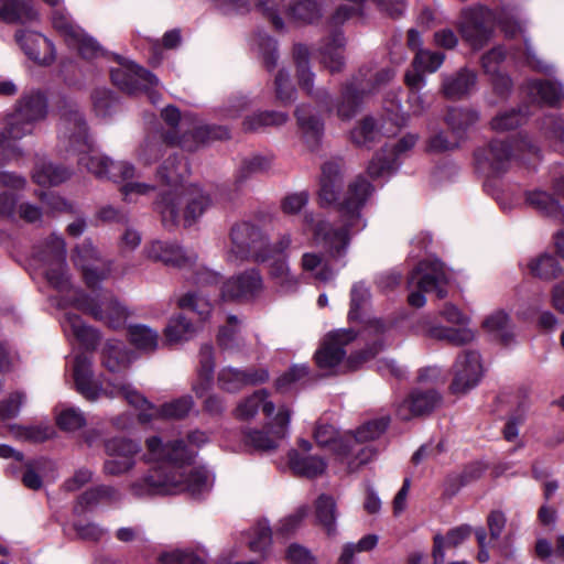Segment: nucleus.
Segmentation results:
<instances>
[{
  "label": "nucleus",
  "mask_w": 564,
  "mask_h": 564,
  "mask_svg": "<svg viewBox=\"0 0 564 564\" xmlns=\"http://www.w3.org/2000/svg\"><path fill=\"white\" fill-rule=\"evenodd\" d=\"M482 327L494 340L503 346H509L514 341V326L510 316L503 311H496L487 316L482 322Z\"/></svg>",
  "instance_id": "c756f323"
},
{
  "label": "nucleus",
  "mask_w": 564,
  "mask_h": 564,
  "mask_svg": "<svg viewBox=\"0 0 564 564\" xmlns=\"http://www.w3.org/2000/svg\"><path fill=\"white\" fill-rule=\"evenodd\" d=\"M528 95L538 102L551 107H558L564 99V90L560 83L553 80L534 79L527 84Z\"/></svg>",
  "instance_id": "2f4dec72"
},
{
  "label": "nucleus",
  "mask_w": 564,
  "mask_h": 564,
  "mask_svg": "<svg viewBox=\"0 0 564 564\" xmlns=\"http://www.w3.org/2000/svg\"><path fill=\"white\" fill-rule=\"evenodd\" d=\"M75 306L113 329L123 326L128 317L126 308L118 303L110 292H105L98 297L79 294L75 299Z\"/></svg>",
  "instance_id": "9d476101"
},
{
  "label": "nucleus",
  "mask_w": 564,
  "mask_h": 564,
  "mask_svg": "<svg viewBox=\"0 0 564 564\" xmlns=\"http://www.w3.org/2000/svg\"><path fill=\"white\" fill-rule=\"evenodd\" d=\"M70 176L68 169L55 165L51 162L39 161L33 172V181L42 186H56Z\"/></svg>",
  "instance_id": "4c0bfd02"
},
{
  "label": "nucleus",
  "mask_w": 564,
  "mask_h": 564,
  "mask_svg": "<svg viewBox=\"0 0 564 564\" xmlns=\"http://www.w3.org/2000/svg\"><path fill=\"white\" fill-rule=\"evenodd\" d=\"M482 474V467L479 464L467 466L459 475H454L447 478L445 494L453 496L460 487L468 482L478 479Z\"/></svg>",
  "instance_id": "e2e57ef3"
},
{
  "label": "nucleus",
  "mask_w": 564,
  "mask_h": 564,
  "mask_svg": "<svg viewBox=\"0 0 564 564\" xmlns=\"http://www.w3.org/2000/svg\"><path fill=\"white\" fill-rule=\"evenodd\" d=\"M272 532L265 521H260L252 528L249 538V549L252 552L265 554L271 546Z\"/></svg>",
  "instance_id": "052dcab7"
},
{
  "label": "nucleus",
  "mask_w": 564,
  "mask_h": 564,
  "mask_svg": "<svg viewBox=\"0 0 564 564\" xmlns=\"http://www.w3.org/2000/svg\"><path fill=\"white\" fill-rule=\"evenodd\" d=\"M178 306L196 313L202 321H205L212 311V304L204 296L188 292L178 300Z\"/></svg>",
  "instance_id": "338daca9"
},
{
  "label": "nucleus",
  "mask_w": 564,
  "mask_h": 564,
  "mask_svg": "<svg viewBox=\"0 0 564 564\" xmlns=\"http://www.w3.org/2000/svg\"><path fill=\"white\" fill-rule=\"evenodd\" d=\"M529 113L525 110L511 109L509 111L497 115L490 122L491 129L498 132L508 131L523 124Z\"/></svg>",
  "instance_id": "4d7b16f0"
},
{
  "label": "nucleus",
  "mask_w": 564,
  "mask_h": 564,
  "mask_svg": "<svg viewBox=\"0 0 564 564\" xmlns=\"http://www.w3.org/2000/svg\"><path fill=\"white\" fill-rule=\"evenodd\" d=\"M314 438L319 446H330L337 455L340 452V444L346 442V440L338 438V433L333 425L322 422L316 424Z\"/></svg>",
  "instance_id": "69168bd1"
},
{
  "label": "nucleus",
  "mask_w": 564,
  "mask_h": 564,
  "mask_svg": "<svg viewBox=\"0 0 564 564\" xmlns=\"http://www.w3.org/2000/svg\"><path fill=\"white\" fill-rule=\"evenodd\" d=\"M356 338L352 329H337L329 333L322 347L315 354L319 368L330 369L337 366L346 355L345 346Z\"/></svg>",
  "instance_id": "a211bd4d"
},
{
  "label": "nucleus",
  "mask_w": 564,
  "mask_h": 564,
  "mask_svg": "<svg viewBox=\"0 0 564 564\" xmlns=\"http://www.w3.org/2000/svg\"><path fill=\"white\" fill-rule=\"evenodd\" d=\"M301 268L305 272L313 273L315 280L328 282L333 280L335 273L333 269L324 262V257L318 252H305L301 258Z\"/></svg>",
  "instance_id": "de8ad7c7"
},
{
  "label": "nucleus",
  "mask_w": 564,
  "mask_h": 564,
  "mask_svg": "<svg viewBox=\"0 0 564 564\" xmlns=\"http://www.w3.org/2000/svg\"><path fill=\"white\" fill-rule=\"evenodd\" d=\"M295 118L305 142L308 147L315 148L324 133L322 118L310 104L297 106Z\"/></svg>",
  "instance_id": "a878e982"
},
{
  "label": "nucleus",
  "mask_w": 564,
  "mask_h": 564,
  "mask_svg": "<svg viewBox=\"0 0 564 564\" xmlns=\"http://www.w3.org/2000/svg\"><path fill=\"white\" fill-rule=\"evenodd\" d=\"M217 344L223 350L229 352L243 350L246 344L240 335L239 321L236 316L229 315L227 317V325L219 328Z\"/></svg>",
  "instance_id": "58836bf2"
},
{
  "label": "nucleus",
  "mask_w": 564,
  "mask_h": 564,
  "mask_svg": "<svg viewBox=\"0 0 564 564\" xmlns=\"http://www.w3.org/2000/svg\"><path fill=\"white\" fill-rule=\"evenodd\" d=\"M289 119L285 112L281 111H260L246 117L243 129L248 132H258L268 127H279Z\"/></svg>",
  "instance_id": "a18cd8bd"
},
{
  "label": "nucleus",
  "mask_w": 564,
  "mask_h": 564,
  "mask_svg": "<svg viewBox=\"0 0 564 564\" xmlns=\"http://www.w3.org/2000/svg\"><path fill=\"white\" fill-rule=\"evenodd\" d=\"M17 214L26 223H35L41 219L42 210L36 205L22 203L17 209V197L11 193L0 194V217L14 220Z\"/></svg>",
  "instance_id": "7c9ffc66"
},
{
  "label": "nucleus",
  "mask_w": 564,
  "mask_h": 564,
  "mask_svg": "<svg viewBox=\"0 0 564 564\" xmlns=\"http://www.w3.org/2000/svg\"><path fill=\"white\" fill-rule=\"evenodd\" d=\"M40 260L46 267L45 276L53 288L65 291L70 286L66 267V245L62 237L52 235L47 238Z\"/></svg>",
  "instance_id": "9b49d317"
},
{
  "label": "nucleus",
  "mask_w": 564,
  "mask_h": 564,
  "mask_svg": "<svg viewBox=\"0 0 564 564\" xmlns=\"http://www.w3.org/2000/svg\"><path fill=\"white\" fill-rule=\"evenodd\" d=\"M161 117L171 128L163 134L166 145L178 144L185 151L194 152L209 141L229 138V131L226 128L200 124L195 116L181 115L174 106L164 108Z\"/></svg>",
  "instance_id": "20e7f679"
},
{
  "label": "nucleus",
  "mask_w": 564,
  "mask_h": 564,
  "mask_svg": "<svg viewBox=\"0 0 564 564\" xmlns=\"http://www.w3.org/2000/svg\"><path fill=\"white\" fill-rule=\"evenodd\" d=\"M511 158V148L505 141L494 140L487 148L476 151L475 159L480 167L486 165L495 173L507 170Z\"/></svg>",
  "instance_id": "bb28decb"
},
{
  "label": "nucleus",
  "mask_w": 564,
  "mask_h": 564,
  "mask_svg": "<svg viewBox=\"0 0 564 564\" xmlns=\"http://www.w3.org/2000/svg\"><path fill=\"white\" fill-rule=\"evenodd\" d=\"M198 377L200 382L193 387V390L197 395H202L203 392L210 384L214 377L215 359L214 348L209 344H205L200 347L198 352Z\"/></svg>",
  "instance_id": "79ce46f5"
},
{
  "label": "nucleus",
  "mask_w": 564,
  "mask_h": 564,
  "mask_svg": "<svg viewBox=\"0 0 564 564\" xmlns=\"http://www.w3.org/2000/svg\"><path fill=\"white\" fill-rule=\"evenodd\" d=\"M496 23V11L478 6L462 12L459 32L474 50L482 48L491 39Z\"/></svg>",
  "instance_id": "1a4fd4ad"
},
{
  "label": "nucleus",
  "mask_w": 564,
  "mask_h": 564,
  "mask_svg": "<svg viewBox=\"0 0 564 564\" xmlns=\"http://www.w3.org/2000/svg\"><path fill=\"white\" fill-rule=\"evenodd\" d=\"M8 430L14 438L32 443H43L53 434L52 429L44 424L29 426L11 424L8 425Z\"/></svg>",
  "instance_id": "3c124183"
},
{
  "label": "nucleus",
  "mask_w": 564,
  "mask_h": 564,
  "mask_svg": "<svg viewBox=\"0 0 564 564\" xmlns=\"http://www.w3.org/2000/svg\"><path fill=\"white\" fill-rule=\"evenodd\" d=\"M527 202L542 215L564 221V209L551 194L543 191H534L528 193Z\"/></svg>",
  "instance_id": "a19ab883"
},
{
  "label": "nucleus",
  "mask_w": 564,
  "mask_h": 564,
  "mask_svg": "<svg viewBox=\"0 0 564 564\" xmlns=\"http://www.w3.org/2000/svg\"><path fill=\"white\" fill-rule=\"evenodd\" d=\"M446 283L447 276L442 262L437 260L420 262L408 278L409 290L417 289V291L410 292L409 304L417 308L424 306L426 302L424 292L435 291L440 299L445 297L444 285Z\"/></svg>",
  "instance_id": "6e6552de"
},
{
  "label": "nucleus",
  "mask_w": 564,
  "mask_h": 564,
  "mask_svg": "<svg viewBox=\"0 0 564 564\" xmlns=\"http://www.w3.org/2000/svg\"><path fill=\"white\" fill-rule=\"evenodd\" d=\"M479 119V113L469 108H449L444 118L452 135L463 140L466 131L474 126Z\"/></svg>",
  "instance_id": "f704fd0d"
},
{
  "label": "nucleus",
  "mask_w": 564,
  "mask_h": 564,
  "mask_svg": "<svg viewBox=\"0 0 564 564\" xmlns=\"http://www.w3.org/2000/svg\"><path fill=\"white\" fill-rule=\"evenodd\" d=\"M476 86L477 74L467 67L442 75L441 93L446 99L460 100L467 98L476 90Z\"/></svg>",
  "instance_id": "4be33fe9"
},
{
  "label": "nucleus",
  "mask_w": 564,
  "mask_h": 564,
  "mask_svg": "<svg viewBox=\"0 0 564 564\" xmlns=\"http://www.w3.org/2000/svg\"><path fill=\"white\" fill-rule=\"evenodd\" d=\"M345 37L341 32H334L325 37L319 46L321 63L332 73H339L345 66Z\"/></svg>",
  "instance_id": "cd10ccee"
},
{
  "label": "nucleus",
  "mask_w": 564,
  "mask_h": 564,
  "mask_svg": "<svg viewBox=\"0 0 564 564\" xmlns=\"http://www.w3.org/2000/svg\"><path fill=\"white\" fill-rule=\"evenodd\" d=\"M147 448L150 459L171 464L154 468L144 477L130 485V491L134 497L143 498L154 495H172L187 491L198 497L208 490V475L203 469H192L188 474L181 471L177 465L188 464L194 458L191 451L182 440L162 443L158 436L147 440Z\"/></svg>",
  "instance_id": "f03ea898"
},
{
  "label": "nucleus",
  "mask_w": 564,
  "mask_h": 564,
  "mask_svg": "<svg viewBox=\"0 0 564 564\" xmlns=\"http://www.w3.org/2000/svg\"><path fill=\"white\" fill-rule=\"evenodd\" d=\"M530 273L541 280H553L562 273V267L558 261L550 254H541L532 259L529 264Z\"/></svg>",
  "instance_id": "8fccbe9b"
},
{
  "label": "nucleus",
  "mask_w": 564,
  "mask_h": 564,
  "mask_svg": "<svg viewBox=\"0 0 564 564\" xmlns=\"http://www.w3.org/2000/svg\"><path fill=\"white\" fill-rule=\"evenodd\" d=\"M194 325L182 314L170 319L165 327V338L171 344L191 339L195 334Z\"/></svg>",
  "instance_id": "603ef678"
},
{
  "label": "nucleus",
  "mask_w": 564,
  "mask_h": 564,
  "mask_svg": "<svg viewBox=\"0 0 564 564\" xmlns=\"http://www.w3.org/2000/svg\"><path fill=\"white\" fill-rule=\"evenodd\" d=\"M289 465L294 474L314 478L322 475L326 469V463L318 456L301 455L296 451L289 453Z\"/></svg>",
  "instance_id": "c9c22d12"
},
{
  "label": "nucleus",
  "mask_w": 564,
  "mask_h": 564,
  "mask_svg": "<svg viewBox=\"0 0 564 564\" xmlns=\"http://www.w3.org/2000/svg\"><path fill=\"white\" fill-rule=\"evenodd\" d=\"M390 424V416H381L379 419H375L362 424L355 433L354 441L356 443L369 442L378 438L381 434L384 433L387 427Z\"/></svg>",
  "instance_id": "bf43d9fd"
},
{
  "label": "nucleus",
  "mask_w": 564,
  "mask_h": 564,
  "mask_svg": "<svg viewBox=\"0 0 564 564\" xmlns=\"http://www.w3.org/2000/svg\"><path fill=\"white\" fill-rule=\"evenodd\" d=\"M375 451L370 446H359L354 437L346 440L345 444H340L338 456L347 464L349 473L357 471L362 465L367 464L375 456Z\"/></svg>",
  "instance_id": "72a5a7b5"
},
{
  "label": "nucleus",
  "mask_w": 564,
  "mask_h": 564,
  "mask_svg": "<svg viewBox=\"0 0 564 564\" xmlns=\"http://www.w3.org/2000/svg\"><path fill=\"white\" fill-rule=\"evenodd\" d=\"M130 343L140 350L153 351L158 347V332L145 325H131L129 327Z\"/></svg>",
  "instance_id": "5fc2aeb1"
},
{
  "label": "nucleus",
  "mask_w": 564,
  "mask_h": 564,
  "mask_svg": "<svg viewBox=\"0 0 564 564\" xmlns=\"http://www.w3.org/2000/svg\"><path fill=\"white\" fill-rule=\"evenodd\" d=\"M291 420V410L285 405L279 408L273 421L263 430H250L245 433V442L258 452H272L286 436Z\"/></svg>",
  "instance_id": "f8f14e48"
},
{
  "label": "nucleus",
  "mask_w": 564,
  "mask_h": 564,
  "mask_svg": "<svg viewBox=\"0 0 564 564\" xmlns=\"http://www.w3.org/2000/svg\"><path fill=\"white\" fill-rule=\"evenodd\" d=\"M73 378L78 393L88 401H96L102 393V388L94 380L91 360L86 355H77L74 359Z\"/></svg>",
  "instance_id": "393cba45"
},
{
  "label": "nucleus",
  "mask_w": 564,
  "mask_h": 564,
  "mask_svg": "<svg viewBox=\"0 0 564 564\" xmlns=\"http://www.w3.org/2000/svg\"><path fill=\"white\" fill-rule=\"evenodd\" d=\"M269 377V371L265 368L239 369L227 366L217 372V386L225 392L237 393L247 386L267 382Z\"/></svg>",
  "instance_id": "f3484780"
},
{
  "label": "nucleus",
  "mask_w": 564,
  "mask_h": 564,
  "mask_svg": "<svg viewBox=\"0 0 564 564\" xmlns=\"http://www.w3.org/2000/svg\"><path fill=\"white\" fill-rule=\"evenodd\" d=\"M194 405L191 395H183L171 402L164 403L156 412L165 419H183L188 414Z\"/></svg>",
  "instance_id": "0e129e2a"
},
{
  "label": "nucleus",
  "mask_w": 564,
  "mask_h": 564,
  "mask_svg": "<svg viewBox=\"0 0 564 564\" xmlns=\"http://www.w3.org/2000/svg\"><path fill=\"white\" fill-rule=\"evenodd\" d=\"M129 362V354L121 341L110 339L106 343L102 349V364L109 371H119Z\"/></svg>",
  "instance_id": "49530a36"
},
{
  "label": "nucleus",
  "mask_w": 564,
  "mask_h": 564,
  "mask_svg": "<svg viewBox=\"0 0 564 564\" xmlns=\"http://www.w3.org/2000/svg\"><path fill=\"white\" fill-rule=\"evenodd\" d=\"M293 57L296 65L297 82L302 89L312 97L319 107L326 111H333L330 94L325 88H313L314 73L310 69V51L304 44H296L293 48Z\"/></svg>",
  "instance_id": "dca6fc26"
},
{
  "label": "nucleus",
  "mask_w": 564,
  "mask_h": 564,
  "mask_svg": "<svg viewBox=\"0 0 564 564\" xmlns=\"http://www.w3.org/2000/svg\"><path fill=\"white\" fill-rule=\"evenodd\" d=\"M441 395L435 390H414L397 408V415L403 421L414 416L430 414L441 403Z\"/></svg>",
  "instance_id": "5701e85b"
},
{
  "label": "nucleus",
  "mask_w": 564,
  "mask_h": 564,
  "mask_svg": "<svg viewBox=\"0 0 564 564\" xmlns=\"http://www.w3.org/2000/svg\"><path fill=\"white\" fill-rule=\"evenodd\" d=\"M288 15L297 23L308 24L321 18L322 10L316 0H297L289 6Z\"/></svg>",
  "instance_id": "09e8293b"
},
{
  "label": "nucleus",
  "mask_w": 564,
  "mask_h": 564,
  "mask_svg": "<svg viewBox=\"0 0 564 564\" xmlns=\"http://www.w3.org/2000/svg\"><path fill=\"white\" fill-rule=\"evenodd\" d=\"M185 204L183 213L185 226L193 225L210 206L212 200L199 187L189 185L175 194V197L169 195L164 198V206L161 210L162 221L165 227H173L180 220L178 205Z\"/></svg>",
  "instance_id": "0eeeda50"
},
{
  "label": "nucleus",
  "mask_w": 564,
  "mask_h": 564,
  "mask_svg": "<svg viewBox=\"0 0 564 564\" xmlns=\"http://www.w3.org/2000/svg\"><path fill=\"white\" fill-rule=\"evenodd\" d=\"M59 143L66 152L78 155V165L99 180H108L112 160L95 152L86 121L77 108L65 110L59 124Z\"/></svg>",
  "instance_id": "7ed1b4c3"
},
{
  "label": "nucleus",
  "mask_w": 564,
  "mask_h": 564,
  "mask_svg": "<svg viewBox=\"0 0 564 564\" xmlns=\"http://www.w3.org/2000/svg\"><path fill=\"white\" fill-rule=\"evenodd\" d=\"M229 238L228 261L232 263L249 259L263 262L270 258L268 236L250 221L236 223L230 229Z\"/></svg>",
  "instance_id": "423d86ee"
},
{
  "label": "nucleus",
  "mask_w": 564,
  "mask_h": 564,
  "mask_svg": "<svg viewBox=\"0 0 564 564\" xmlns=\"http://www.w3.org/2000/svg\"><path fill=\"white\" fill-rule=\"evenodd\" d=\"M482 376L480 355L476 350H464L453 365V381L449 389L453 393H466L475 388Z\"/></svg>",
  "instance_id": "2eb2a0df"
},
{
  "label": "nucleus",
  "mask_w": 564,
  "mask_h": 564,
  "mask_svg": "<svg viewBox=\"0 0 564 564\" xmlns=\"http://www.w3.org/2000/svg\"><path fill=\"white\" fill-rule=\"evenodd\" d=\"M72 260L80 268L85 282L90 289H95L111 272V263L99 257L90 240H84L75 248Z\"/></svg>",
  "instance_id": "ddd939ff"
},
{
  "label": "nucleus",
  "mask_w": 564,
  "mask_h": 564,
  "mask_svg": "<svg viewBox=\"0 0 564 564\" xmlns=\"http://www.w3.org/2000/svg\"><path fill=\"white\" fill-rule=\"evenodd\" d=\"M445 59L444 53L419 50L412 62L414 69L429 73L436 72Z\"/></svg>",
  "instance_id": "774afa93"
},
{
  "label": "nucleus",
  "mask_w": 564,
  "mask_h": 564,
  "mask_svg": "<svg viewBox=\"0 0 564 564\" xmlns=\"http://www.w3.org/2000/svg\"><path fill=\"white\" fill-rule=\"evenodd\" d=\"M315 516L327 534L330 535L336 532L337 506L332 496L323 494L316 499Z\"/></svg>",
  "instance_id": "c03bdc74"
},
{
  "label": "nucleus",
  "mask_w": 564,
  "mask_h": 564,
  "mask_svg": "<svg viewBox=\"0 0 564 564\" xmlns=\"http://www.w3.org/2000/svg\"><path fill=\"white\" fill-rule=\"evenodd\" d=\"M267 390H258L248 398L243 399L237 405L235 415L240 420H249L253 417L258 410L261 408L262 412L267 416H271L274 413L275 405L273 402L268 400Z\"/></svg>",
  "instance_id": "473e14b6"
},
{
  "label": "nucleus",
  "mask_w": 564,
  "mask_h": 564,
  "mask_svg": "<svg viewBox=\"0 0 564 564\" xmlns=\"http://www.w3.org/2000/svg\"><path fill=\"white\" fill-rule=\"evenodd\" d=\"M365 97H367V94L361 93L359 78L352 77L343 86L340 97L335 105L338 118L350 120L357 113Z\"/></svg>",
  "instance_id": "c85d7f7f"
},
{
  "label": "nucleus",
  "mask_w": 564,
  "mask_h": 564,
  "mask_svg": "<svg viewBox=\"0 0 564 564\" xmlns=\"http://www.w3.org/2000/svg\"><path fill=\"white\" fill-rule=\"evenodd\" d=\"M48 111L47 99L39 90L24 93L17 100L13 111L4 120V129L0 131V148L9 141H18L31 135L35 124L43 121Z\"/></svg>",
  "instance_id": "39448f33"
},
{
  "label": "nucleus",
  "mask_w": 564,
  "mask_h": 564,
  "mask_svg": "<svg viewBox=\"0 0 564 564\" xmlns=\"http://www.w3.org/2000/svg\"><path fill=\"white\" fill-rule=\"evenodd\" d=\"M416 135L408 134L400 139L393 145H386L381 151L377 152L370 161L367 172L372 178L390 175L394 171V164L398 156L414 147Z\"/></svg>",
  "instance_id": "6ab92c4d"
},
{
  "label": "nucleus",
  "mask_w": 564,
  "mask_h": 564,
  "mask_svg": "<svg viewBox=\"0 0 564 564\" xmlns=\"http://www.w3.org/2000/svg\"><path fill=\"white\" fill-rule=\"evenodd\" d=\"M369 300V289L362 282L355 283L350 291V310L348 312V318L350 321L360 319L362 311Z\"/></svg>",
  "instance_id": "680f3d73"
},
{
  "label": "nucleus",
  "mask_w": 564,
  "mask_h": 564,
  "mask_svg": "<svg viewBox=\"0 0 564 564\" xmlns=\"http://www.w3.org/2000/svg\"><path fill=\"white\" fill-rule=\"evenodd\" d=\"M140 445L128 438L113 437L105 443V451L108 456L132 458L140 452Z\"/></svg>",
  "instance_id": "13d9d810"
},
{
  "label": "nucleus",
  "mask_w": 564,
  "mask_h": 564,
  "mask_svg": "<svg viewBox=\"0 0 564 564\" xmlns=\"http://www.w3.org/2000/svg\"><path fill=\"white\" fill-rule=\"evenodd\" d=\"M394 76V72L391 68L384 67L376 69L372 66H364L359 69L358 75L355 78H359V86L361 93L367 96L377 91L381 86L389 83Z\"/></svg>",
  "instance_id": "e433bc0d"
},
{
  "label": "nucleus",
  "mask_w": 564,
  "mask_h": 564,
  "mask_svg": "<svg viewBox=\"0 0 564 564\" xmlns=\"http://www.w3.org/2000/svg\"><path fill=\"white\" fill-rule=\"evenodd\" d=\"M262 290V278L258 270L250 269L226 281L221 289L224 299L239 300L257 295Z\"/></svg>",
  "instance_id": "b1692460"
},
{
  "label": "nucleus",
  "mask_w": 564,
  "mask_h": 564,
  "mask_svg": "<svg viewBox=\"0 0 564 564\" xmlns=\"http://www.w3.org/2000/svg\"><path fill=\"white\" fill-rule=\"evenodd\" d=\"M144 253L150 260L177 268L191 265L197 259L195 252L185 251L175 243L161 240H155L149 243L144 248Z\"/></svg>",
  "instance_id": "aec40b11"
},
{
  "label": "nucleus",
  "mask_w": 564,
  "mask_h": 564,
  "mask_svg": "<svg viewBox=\"0 0 564 564\" xmlns=\"http://www.w3.org/2000/svg\"><path fill=\"white\" fill-rule=\"evenodd\" d=\"M166 144L162 135L147 137L137 149V159L144 165L156 162L163 153V145Z\"/></svg>",
  "instance_id": "6e6d98bb"
},
{
  "label": "nucleus",
  "mask_w": 564,
  "mask_h": 564,
  "mask_svg": "<svg viewBox=\"0 0 564 564\" xmlns=\"http://www.w3.org/2000/svg\"><path fill=\"white\" fill-rule=\"evenodd\" d=\"M344 161L333 158L321 167L318 200L322 207L337 204L338 223L335 227L325 219L315 220L312 213L304 214V226L312 231L316 241H322L333 258L347 253L351 236L366 227L361 209L372 195L373 186L364 176L352 180L339 200L343 188Z\"/></svg>",
  "instance_id": "f257e3e1"
},
{
  "label": "nucleus",
  "mask_w": 564,
  "mask_h": 564,
  "mask_svg": "<svg viewBox=\"0 0 564 564\" xmlns=\"http://www.w3.org/2000/svg\"><path fill=\"white\" fill-rule=\"evenodd\" d=\"M113 59L118 62V67L110 69V77L122 91L135 94L158 84V78L149 70L118 55H113Z\"/></svg>",
  "instance_id": "4468645a"
},
{
  "label": "nucleus",
  "mask_w": 564,
  "mask_h": 564,
  "mask_svg": "<svg viewBox=\"0 0 564 564\" xmlns=\"http://www.w3.org/2000/svg\"><path fill=\"white\" fill-rule=\"evenodd\" d=\"M15 40L23 52L40 65H50L55 59L53 43L36 32L20 30L15 33Z\"/></svg>",
  "instance_id": "412c9836"
},
{
  "label": "nucleus",
  "mask_w": 564,
  "mask_h": 564,
  "mask_svg": "<svg viewBox=\"0 0 564 564\" xmlns=\"http://www.w3.org/2000/svg\"><path fill=\"white\" fill-rule=\"evenodd\" d=\"M36 18V11L26 2L0 0V19L7 23H26Z\"/></svg>",
  "instance_id": "ea45409f"
},
{
  "label": "nucleus",
  "mask_w": 564,
  "mask_h": 564,
  "mask_svg": "<svg viewBox=\"0 0 564 564\" xmlns=\"http://www.w3.org/2000/svg\"><path fill=\"white\" fill-rule=\"evenodd\" d=\"M189 173L186 163L177 155H170L158 170V177L169 186H177Z\"/></svg>",
  "instance_id": "37998d69"
},
{
  "label": "nucleus",
  "mask_w": 564,
  "mask_h": 564,
  "mask_svg": "<svg viewBox=\"0 0 564 564\" xmlns=\"http://www.w3.org/2000/svg\"><path fill=\"white\" fill-rule=\"evenodd\" d=\"M66 322L72 329L73 335L87 348L94 349L99 341L98 332L83 323L76 314H67Z\"/></svg>",
  "instance_id": "864d4df0"
}]
</instances>
